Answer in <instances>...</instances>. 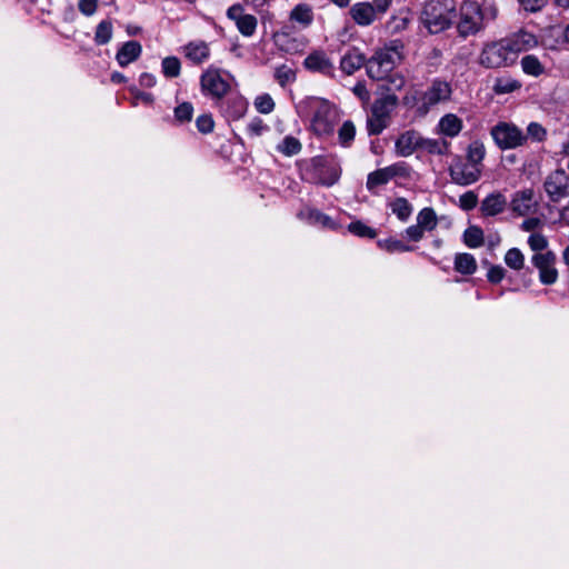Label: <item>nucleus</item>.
I'll return each instance as SVG.
<instances>
[{
    "instance_id": "f257e3e1",
    "label": "nucleus",
    "mask_w": 569,
    "mask_h": 569,
    "mask_svg": "<svg viewBox=\"0 0 569 569\" xmlns=\"http://www.w3.org/2000/svg\"><path fill=\"white\" fill-rule=\"evenodd\" d=\"M499 9L493 1L486 0L481 4L477 1H463L459 8L457 32L466 39L485 30L498 18Z\"/></svg>"
},
{
    "instance_id": "f03ea898",
    "label": "nucleus",
    "mask_w": 569,
    "mask_h": 569,
    "mask_svg": "<svg viewBox=\"0 0 569 569\" xmlns=\"http://www.w3.org/2000/svg\"><path fill=\"white\" fill-rule=\"evenodd\" d=\"M299 173L302 181L332 187L341 177V166L333 156H316L298 162Z\"/></svg>"
},
{
    "instance_id": "7ed1b4c3",
    "label": "nucleus",
    "mask_w": 569,
    "mask_h": 569,
    "mask_svg": "<svg viewBox=\"0 0 569 569\" xmlns=\"http://www.w3.org/2000/svg\"><path fill=\"white\" fill-rule=\"evenodd\" d=\"M456 16L453 0H428L421 12V21L430 33L437 34L449 29Z\"/></svg>"
},
{
    "instance_id": "20e7f679",
    "label": "nucleus",
    "mask_w": 569,
    "mask_h": 569,
    "mask_svg": "<svg viewBox=\"0 0 569 569\" xmlns=\"http://www.w3.org/2000/svg\"><path fill=\"white\" fill-rule=\"evenodd\" d=\"M402 49L403 44L395 40L391 41L390 46L377 50L366 64L369 78L381 79L387 73L392 72L397 62L401 59Z\"/></svg>"
},
{
    "instance_id": "39448f33",
    "label": "nucleus",
    "mask_w": 569,
    "mask_h": 569,
    "mask_svg": "<svg viewBox=\"0 0 569 569\" xmlns=\"http://www.w3.org/2000/svg\"><path fill=\"white\" fill-rule=\"evenodd\" d=\"M399 104L397 94L377 96L371 104L370 116L367 118L369 136L380 134L389 124L391 114Z\"/></svg>"
},
{
    "instance_id": "423d86ee",
    "label": "nucleus",
    "mask_w": 569,
    "mask_h": 569,
    "mask_svg": "<svg viewBox=\"0 0 569 569\" xmlns=\"http://www.w3.org/2000/svg\"><path fill=\"white\" fill-rule=\"evenodd\" d=\"M516 62L503 38L483 43L478 57V63L486 69L508 68Z\"/></svg>"
},
{
    "instance_id": "0eeeda50",
    "label": "nucleus",
    "mask_w": 569,
    "mask_h": 569,
    "mask_svg": "<svg viewBox=\"0 0 569 569\" xmlns=\"http://www.w3.org/2000/svg\"><path fill=\"white\" fill-rule=\"evenodd\" d=\"M200 88L202 94L211 98L214 103L224 98L231 90L230 83L217 69H208L201 74Z\"/></svg>"
},
{
    "instance_id": "6e6552de",
    "label": "nucleus",
    "mask_w": 569,
    "mask_h": 569,
    "mask_svg": "<svg viewBox=\"0 0 569 569\" xmlns=\"http://www.w3.org/2000/svg\"><path fill=\"white\" fill-rule=\"evenodd\" d=\"M496 144L502 149H515L527 142L525 133L513 123L499 122L491 129Z\"/></svg>"
},
{
    "instance_id": "1a4fd4ad",
    "label": "nucleus",
    "mask_w": 569,
    "mask_h": 569,
    "mask_svg": "<svg viewBox=\"0 0 569 569\" xmlns=\"http://www.w3.org/2000/svg\"><path fill=\"white\" fill-rule=\"evenodd\" d=\"M543 189L552 202H558L569 197V176L565 169L550 172L543 182Z\"/></svg>"
},
{
    "instance_id": "9d476101",
    "label": "nucleus",
    "mask_w": 569,
    "mask_h": 569,
    "mask_svg": "<svg viewBox=\"0 0 569 569\" xmlns=\"http://www.w3.org/2000/svg\"><path fill=\"white\" fill-rule=\"evenodd\" d=\"M452 94L451 84L440 78L432 80L430 87L421 96V109L428 111L431 107L450 100Z\"/></svg>"
},
{
    "instance_id": "9b49d317",
    "label": "nucleus",
    "mask_w": 569,
    "mask_h": 569,
    "mask_svg": "<svg viewBox=\"0 0 569 569\" xmlns=\"http://www.w3.org/2000/svg\"><path fill=\"white\" fill-rule=\"evenodd\" d=\"M336 117V109L327 101H322L316 109L311 120L313 132L317 136L331 134L335 130Z\"/></svg>"
},
{
    "instance_id": "f8f14e48",
    "label": "nucleus",
    "mask_w": 569,
    "mask_h": 569,
    "mask_svg": "<svg viewBox=\"0 0 569 569\" xmlns=\"http://www.w3.org/2000/svg\"><path fill=\"white\" fill-rule=\"evenodd\" d=\"M557 256L553 251L547 250L543 253H535L531 263L539 271V280L542 284H553L558 280V271L555 267Z\"/></svg>"
},
{
    "instance_id": "ddd939ff",
    "label": "nucleus",
    "mask_w": 569,
    "mask_h": 569,
    "mask_svg": "<svg viewBox=\"0 0 569 569\" xmlns=\"http://www.w3.org/2000/svg\"><path fill=\"white\" fill-rule=\"evenodd\" d=\"M482 170L458 158L449 167L451 181L459 186H470L481 178Z\"/></svg>"
},
{
    "instance_id": "4468645a",
    "label": "nucleus",
    "mask_w": 569,
    "mask_h": 569,
    "mask_svg": "<svg viewBox=\"0 0 569 569\" xmlns=\"http://www.w3.org/2000/svg\"><path fill=\"white\" fill-rule=\"evenodd\" d=\"M227 120H239L248 110V101L238 93L227 94L214 104Z\"/></svg>"
},
{
    "instance_id": "2eb2a0df",
    "label": "nucleus",
    "mask_w": 569,
    "mask_h": 569,
    "mask_svg": "<svg viewBox=\"0 0 569 569\" xmlns=\"http://www.w3.org/2000/svg\"><path fill=\"white\" fill-rule=\"evenodd\" d=\"M227 18L236 23L238 31L243 37H252L258 27V20L253 14L244 13V8L240 3H234L227 10Z\"/></svg>"
},
{
    "instance_id": "dca6fc26",
    "label": "nucleus",
    "mask_w": 569,
    "mask_h": 569,
    "mask_svg": "<svg viewBox=\"0 0 569 569\" xmlns=\"http://www.w3.org/2000/svg\"><path fill=\"white\" fill-rule=\"evenodd\" d=\"M303 67L310 71L326 77H335V66L323 50H313L303 60Z\"/></svg>"
},
{
    "instance_id": "f3484780",
    "label": "nucleus",
    "mask_w": 569,
    "mask_h": 569,
    "mask_svg": "<svg viewBox=\"0 0 569 569\" xmlns=\"http://www.w3.org/2000/svg\"><path fill=\"white\" fill-rule=\"evenodd\" d=\"M376 9L371 2H357L350 7L349 14L357 26L368 27L382 17Z\"/></svg>"
},
{
    "instance_id": "a211bd4d",
    "label": "nucleus",
    "mask_w": 569,
    "mask_h": 569,
    "mask_svg": "<svg viewBox=\"0 0 569 569\" xmlns=\"http://www.w3.org/2000/svg\"><path fill=\"white\" fill-rule=\"evenodd\" d=\"M503 39L510 48L511 53H513V58L516 60L518 59L519 53L528 51L538 44L537 37L523 29H520Z\"/></svg>"
},
{
    "instance_id": "6ab92c4d",
    "label": "nucleus",
    "mask_w": 569,
    "mask_h": 569,
    "mask_svg": "<svg viewBox=\"0 0 569 569\" xmlns=\"http://www.w3.org/2000/svg\"><path fill=\"white\" fill-rule=\"evenodd\" d=\"M535 192L531 188L516 191L510 200L509 207L513 214L526 217L537 207L535 201Z\"/></svg>"
},
{
    "instance_id": "aec40b11",
    "label": "nucleus",
    "mask_w": 569,
    "mask_h": 569,
    "mask_svg": "<svg viewBox=\"0 0 569 569\" xmlns=\"http://www.w3.org/2000/svg\"><path fill=\"white\" fill-rule=\"evenodd\" d=\"M508 206V200L500 191L489 193L480 203V212L483 217H495L502 213Z\"/></svg>"
},
{
    "instance_id": "412c9836",
    "label": "nucleus",
    "mask_w": 569,
    "mask_h": 569,
    "mask_svg": "<svg viewBox=\"0 0 569 569\" xmlns=\"http://www.w3.org/2000/svg\"><path fill=\"white\" fill-rule=\"evenodd\" d=\"M421 134L415 130L402 132L395 142L396 153L400 157H409L419 150Z\"/></svg>"
},
{
    "instance_id": "4be33fe9",
    "label": "nucleus",
    "mask_w": 569,
    "mask_h": 569,
    "mask_svg": "<svg viewBox=\"0 0 569 569\" xmlns=\"http://www.w3.org/2000/svg\"><path fill=\"white\" fill-rule=\"evenodd\" d=\"M376 80L378 81L376 89L377 96H386L387 93L396 94L397 91H400L406 84L405 77L399 72H389L383 78Z\"/></svg>"
},
{
    "instance_id": "5701e85b",
    "label": "nucleus",
    "mask_w": 569,
    "mask_h": 569,
    "mask_svg": "<svg viewBox=\"0 0 569 569\" xmlns=\"http://www.w3.org/2000/svg\"><path fill=\"white\" fill-rule=\"evenodd\" d=\"M313 20L315 14L312 7L306 2L296 4L289 13V21L297 23L301 29L309 28L313 23Z\"/></svg>"
},
{
    "instance_id": "b1692460",
    "label": "nucleus",
    "mask_w": 569,
    "mask_h": 569,
    "mask_svg": "<svg viewBox=\"0 0 569 569\" xmlns=\"http://www.w3.org/2000/svg\"><path fill=\"white\" fill-rule=\"evenodd\" d=\"M142 52L141 44L136 40L127 41L118 50L116 59L121 67H127L136 61Z\"/></svg>"
},
{
    "instance_id": "393cba45",
    "label": "nucleus",
    "mask_w": 569,
    "mask_h": 569,
    "mask_svg": "<svg viewBox=\"0 0 569 569\" xmlns=\"http://www.w3.org/2000/svg\"><path fill=\"white\" fill-rule=\"evenodd\" d=\"M366 56L357 49L348 51L340 61V69L346 74H352L367 64Z\"/></svg>"
},
{
    "instance_id": "a878e982",
    "label": "nucleus",
    "mask_w": 569,
    "mask_h": 569,
    "mask_svg": "<svg viewBox=\"0 0 569 569\" xmlns=\"http://www.w3.org/2000/svg\"><path fill=\"white\" fill-rule=\"evenodd\" d=\"M522 87V83L512 78L511 76H500L495 79L493 86H492V92L496 96L512 93L515 91L520 90Z\"/></svg>"
},
{
    "instance_id": "bb28decb",
    "label": "nucleus",
    "mask_w": 569,
    "mask_h": 569,
    "mask_svg": "<svg viewBox=\"0 0 569 569\" xmlns=\"http://www.w3.org/2000/svg\"><path fill=\"white\" fill-rule=\"evenodd\" d=\"M186 57L199 64L209 58L210 51L206 42H190L184 47Z\"/></svg>"
},
{
    "instance_id": "cd10ccee",
    "label": "nucleus",
    "mask_w": 569,
    "mask_h": 569,
    "mask_svg": "<svg viewBox=\"0 0 569 569\" xmlns=\"http://www.w3.org/2000/svg\"><path fill=\"white\" fill-rule=\"evenodd\" d=\"M440 131L447 137H456L462 129V121L456 114L448 113L439 121Z\"/></svg>"
},
{
    "instance_id": "c85d7f7f",
    "label": "nucleus",
    "mask_w": 569,
    "mask_h": 569,
    "mask_svg": "<svg viewBox=\"0 0 569 569\" xmlns=\"http://www.w3.org/2000/svg\"><path fill=\"white\" fill-rule=\"evenodd\" d=\"M450 143L445 139H429L420 137L419 149L425 150L430 154H446L448 153Z\"/></svg>"
},
{
    "instance_id": "c756f323",
    "label": "nucleus",
    "mask_w": 569,
    "mask_h": 569,
    "mask_svg": "<svg viewBox=\"0 0 569 569\" xmlns=\"http://www.w3.org/2000/svg\"><path fill=\"white\" fill-rule=\"evenodd\" d=\"M455 269L466 276L473 274L477 270V262L471 253H457L455 257Z\"/></svg>"
},
{
    "instance_id": "7c9ffc66",
    "label": "nucleus",
    "mask_w": 569,
    "mask_h": 569,
    "mask_svg": "<svg viewBox=\"0 0 569 569\" xmlns=\"http://www.w3.org/2000/svg\"><path fill=\"white\" fill-rule=\"evenodd\" d=\"M389 208L401 222H406L413 211L412 204L403 197H398L391 201Z\"/></svg>"
},
{
    "instance_id": "2f4dec72",
    "label": "nucleus",
    "mask_w": 569,
    "mask_h": 569,
    "mask_svg": "<svg viewBox=\"0 0 569 569\" xmlns=\"http://www.w3.org/2000/svg\"><path fill=\"white\" fill-rule=\"evenodd\" d=\"M485 156H486L485 144L479 140H475L468 146L466 162L471 163V164L482 169V160H483Z\"/></svg>"
},
{
    "instance_id": "473e14b6",
    "label": "nucleus",
    "mask_w": 569,
    "mask_h": 569,
    "mask_svg": "<svg viewBox=\"0 0 569 569\" xmlns=\"http://www.w3.org/2000/svg\"><path fill=\"white\" fill-rule=\"evenodd\" d=\"M520 63L522 71L528 76L539 77L545 73V66L533 54L522 57Z\"/></svg>"
},
{
    "instance_id": "72a5a7b5",
    "label": "nucleus",
    "mask_w": 569,
    "mask_h": 569,
    "mask_svg": "<svg viewBox=\"0 0 569 569\" xmlns=\"http://www.w3.org/2000/svg\"><path fill=\"white\" fill-rule=\"evenodd\" d=\"M390 172L385 168L370 172L367 177L366 187L370 192H373L376 188L387 184L390 179Z\"/></svg>"
},
{
    "instance_id": "f704fd0d",
    "label": "nucleus",
    "mask_w": 569,
    "mask_h": 569,
    "mask_svg": "<svg viewBox=\"0 0 569 569\" xmlns=\"http://www.w3.org/2000/svg\"><path fill=\"white\" fill-rule=\"evenodd\" d=\"M301 142L293 136H286L277 146V151L286 157L296 156L301 151Z\"/></svg>"
},
{
    "instance_id": "c9c22d12",
    "label": "nucleus",
    "mask_w": 569,
    "mask_h": 569,
    "mask_svg": "<svg viewBox=\"0 0 569 569\" xmlns=\"http://www.w3.org/2000/svg\"><path fill=\"white\" fill-rule=\"evenodd\" d=\"M463 242L469 248H479L485 242L483 230L478 226H470L463 232Z\"/></svg>"
},
{
    "instance_id": "e433bc0d",
    "label": "nucleus",
    "mask_w": 569,
    "mask_h": 569,
    "mask_svg": "<svg viewBox=\"0 0 569 569\" xmlns=\"http://www.w3.org/2000/svg\"><path fill=\"white\" fill-rule=\"evenodd\" d=\"M417 223L426 231H431L436 229L438 219L436 211L430 208L426 207L421 209L417 216Z\"/></svg>"
},
{
    "instance_id": "4c0bfd02",
    "label": "nucleus",
    "mask_w": 569,
    "mask_h": 569,
    "mask_svg": "<svg viewBox=\"0 0 569 569\" xmlns=\"http://www.w3.org/2000/svg\"><path fill=\"white\" fill-rule=\"evenodd\" d=\"M355 136H356L355 123L351 120H346L342 123V126L340 127V129L338 130L339 143L342 147L348 148L353 142Z\"/></svg>"
},
{
    "instance_id": "58836bf2",
    "label": "nucleus",
    "mask_w": 569,
    "mask_h": 569,
    "mask_svg": "<svg viewBox=\"0 0 569 569\" xmlns=\"http://www.w3.org/2000/svg\"><path fill=\"white\" fill-rule=\"evenodd\" d=\"M378 246L389 253L408 252L413 250V247L406 244L403 241L395 238L378 240Z\"/></svg>"
},
{
    "instance_id": "ea45409f",
    "label": "nucleus",
    "mask_w": 569,
    "mask_h": 569,
    "mask_svg": "<svg viewBox=\"0 0 569 569\" xmlns=\"http://www.w3.org/2000/svg\"><path fill=\"white\" fill-rule=\"evenodd\" d=\"M308 219L310 223L321 226L326 229L335 230L338 227L331 217L317 209L310 210Z\"/></svg>"
},
{
    "instance_id": "a19ab883",
    "label": "nucleus",
    "mask_w": 569,
    "mask_h": 569,
    "mask_svg": "<svg viewBox=\"0 0 569 569\" xmlns=\"http://www.w3.org/2000/svg\"><path fill=\"white\" fill-rule=\"evenodd\" d=\"M112 38V23L109 20H102L96 28L94 42L98 46L107 44Z\"/></svg>"
},
{
    "instance_id": "79ce46f5",
    "label": "nucleus",
    "mask_w": 569,
    "mask_h": 569,
    "mask_svg": "<svg viewBox=\"0 0 569 569\" xmlns=\"http://www.w3.org/2000/svg\"><path fill=\"white\" fill-rule=\"evenodd\" d=\"M174 120L179 124L189 123L193 116V106L191 102H182L173 110Z\"/></svg>"
},
{
    "instance_id": "37998d69",
    "label": "nucleus",
    "mask_w": 569,
    "mask_h": 569,
    "mask_svg": "<svg viewBox=\"0 0 569 569\" xmlns=\"http://www.w3.org/2000/svg\"><path fill=\"white\" fill-rule=\"evenodd\" d=\"M162 73L167 78H177L181 71V63L177 57H166L161 62Z\"/></svg>"
},
{
    "instance_id": "c03bdc74",
    "label": "nucleus",
    "mask_w": 569,
    "mask_h": 569,
    "mask_svg": "<svg viewBox=\"0 0 569 569\" xmlns=\"http://www.w3.org/2000/svg\"><path fill=\"white\" fill-rule=\"evenodd\" d=\"M505 262L509 268L519 271L525 266V256L518 248H511L505 254Z\"/></svg>"
},
{
    "instance_id": "a18cd8bd",
    "label": "nucleus",
    "mask_w": 569,
    "mask_h": 569,
    "mask_svg": "<svg viewBox=\"0 0 569 569\" xmlns=\"http://www.w3.org/2000/svg\"><path fill=\"white\" fill-rule=\"evenodd\" d=\"M348 231L360 238L373 239L377 237V231L360 220L349 223Z\"/></svg>"
},
{
    "instance_id": "49530a36",
    "label": "nucleus",
    "mask_w": 569,
    "mask_h": 569,
    "mask_svg": "<svg viewBox=\"0 0 569 569\" xmlns=\"http://www.w3.org/2000/svg\"><path fill=\"white\" fill-rule=\"evenodd\" d=\"M528 244L536 253H543L548 248V239L539 232L531 233L528 238Z\"/></svg>"
},
{
    "instance_id": "de8ad7c7",
    "label": "nucleus",
    "mask_w": 569,
    "mask_h": 569,
    "mask_svg": "<svg viewBox=\"0 0 569 569\" xmlns=\"http://www.w3.org/2000/svg\"><path fill=\"white\" fill-rule=\"evenodd\" d=\"M197 130L202 134H209L214 129V120L211 113H202L196 119Z\"/></svg>"
},
{
    "instance_id": "09e8293b",
    "label": "nucleus",
    "mask_w": 569,
    "mask_h": 569,
    "mask_svg": "<svg viewBox=\"0 0 569 569\" xmlns=\"http://www.w3.org/2000/svg\"><path fill=\"white\" fill-rule=\"evenodd\" d=\"M274 78L281 87H286L296 80V73L291 68L282 64L276 69Z\"/></svg>"
},
{
    "instance_id": "8fccbe9b",
    "label": "nucleus",
    "mask_w": 569,
    "mask_h": 569,
    "mask_svg": "<svg viewBox=\"0 0 569 569\" xmlns=\"http://www.w3.org/2000/svg\"><path fill=\"white\" fill-rule=\"evenodd\" d=\"M274 106L273 99L268 93L260 94L254 99V107L260 113H271L274 110Z\"/></svg>"
},
{
    "instance_id": "3c124183",
    "label": "nucleus",
    "mask_w": 569,
    "mask_h": 569,
    "mask_svg": "<svg viewBox=\"0 0 569 569\" xmlns=\"http://www.w3.org/2000/svg\"><path fill=\"white\" fill-rule=\"evenodd\" d=\"M525 137H527V140L530 139L536 142H542L547 138V130L538 122H530Z\"/></svg>"
},
{
    "instance_id": "603ef678",
    "label": "nucleus",
    "mask_w": 569,
    "mask_h": 569,
    "mask_svg": "<svg viewBox=\"0 0 569 569\" xmlns=\"http://www.w3.org/2000/svg\"><path fill=\"white\" fill-rule=\"evenodd\" d=\"M478 204V197L473 191H467L459 198V206L465 211L475 209Z\"/></svg>"
},
{
    "instance_id": "864d4df0",
    "label": "nucleus",
    "mask_w": 569,
    "mask_h": 569,
    "mask_svg": "<svg viewBox=\"0 0 569 569\" xmlns=\"http://www.w3.org/2000/svg\"><path fill=\"white\" fill-rule=\"evenodd\" d=\"M409 21L410 20L408 17H392L387 22V29L390 33L401 32L402 30L407 29Z\"/></svg>"
},
{
    "instance_id": "5fc2aeb1",
    "label": "nucleus",
    "mask_w": 569,
    "mask_h": 569,
    "mask_svg": "<svg viewBox=\"0 0 569 569\" xmlns=\"http://www.w3.org/2000/svg\"><path fill=\"white\" fill-rule=\"evenodd\" d=\"M268 126L263 122L262 119L256 117L253 118L248 127H247V131L249 133V136L251 137H259L262 134L263 131L268 130Z\"/></svg>"
},
{
    "instance_id": "6e6d98bb",
    "label": "nucleus",
    "mask_w": 569,
    "mask_h": 569,
    "mask_svg": "<svg viewBox=\"0 0 569 569\" xmlns=\"http://www.w3.org/2000/svg\"><path fill=\"white\" fill-rule=\"evenodd\" d=\"M99 0H79L78 8L79 11L87 17L92 16L98 8Z\"/></svg>"
},
{
    "instance_id": "4d7b16f0",
    "label": "nucleus",
    "mask_w": 569,
    "mask_h": 569,
    "mask_svg": "<svg viewBox=\"0 0 569 569\" xmlns=\"http://www.w3.org/2000/svg\"><path fill=\"white\" fill-rule=\"evenodd\" d=\"M423 236L425 230L418 223L412 224L405 230V237L410 241L418 242L423 238Z\"/></svg>"
},
{
    "instance_id": "13d9d810",
    "label": "nucleus",
    "mask_w": 569,
    "mask_h": 569,
    "mask_svg": "<svg viewBox=\"0 0 569 569\" xmlns=\"http://www.w3.org/2000/svg\"><path fill=\"white\" fill-rule=\"evenodd\" d=\"M506 270L501 266H491L487 278L491 283H499L505 278Z\"/></svg>"
},
{
    "instance_id": "bf43d9fd",
    "label": "nucleus",
    "mask_w": 569,
    "mask_h": 569,
    "mask_svg": "<svg viewBox=\"0 0 569 569\" xmlns=\"http://www.w3.org/2000/svg\"><path fill=\"white\" fill-rule=\"evenodd\" d=\"M442 51L438 48H432L426 56L427 63L431 67H438L441 62Z\"/></svg>"
},
{
    "instance_id": "052dcab7",
    "label": "nucleus",
    "mask_w": 569,
    "mask_h": 569,
    "mask_svg": "<svg viewBox=\"0 0 569 569\" xmlns=\"http://www.w3.org/2000/svg\"><path fill=\"white\" fill-rule=\"evenodd\" d=\"M521 6L527 11H538L540 10L547 2V0H519Z\"/></svg>"
},
{
    "instance_id": "680f3d73",
    "label": "nucleus",
    "mask_w": 569,
    "mask_h": 569,
    "mask_svg": "<svg viewBox=\"0 0 569 569\" xmlns=\"http://www.w3.org/2000/svg\"><path fill=\"white\" fill-rule=\"evenodd\" d=\"M352 91L362 102L367 103L370 100V92L363 83L358 82Z\"/></svg>"
},
{
    "instance_id": "e2e57ef3",
    "label": "nucleus",
    "mask_w": 569,
    "mask_h": 569,
    "mask_svg": "<svg viewBox=\"0 0 569 569\" xmlns=\"http://www.w3.org/2000/svg\"><path fill=\"white\" fill-rule=\"evenodd\" d=\"M542 226V221L539 218L532 217L522 221L521 229L523 231H533Z\"/></svg>"
},
{
    "instance_id": "0e129e2a",
    "label": "nucleus",
    "mask_w": 569,
    "mask_h": 569,
    "mask_svg": "<svg viewBox=\"0 0 569 569\" xmlns=\"http://www.w3.org/2000/svg\"><path fill=\"white\" fill-rule=\"evenodd\" d=\"M386 170L390 173V179H393L395 177H402L406 174V166L403 163H395L391 166L386 167Z\"/></svg>"
},
{
    "instance_id": "69168bd1",
    "label": "nucleus",
    "mask_w": 569,
    "mask_h": 569,
    "mask_svg": "<svg viewBox=\"0 0 569 569\" xmlns=\"http://www.w3.org/2000/svg\"><path fill=\"white\" fill-rule=\"evenodd\" d=\"M139 83L144 88H151L156 84V77L151 73L143 72L139 78Z\"/></svg>"
},
{
    "instance_id": "338daca9",
    "label": "nucleus",
    "mask_w": 569,
    "mask_h": 569,
    "mask_svg": "<svg viewBox=\"0 0 569 569\" xmlns=\"http://www.w3.org/2000/svg\"><path fill=\"white\" fill-rule=\"evenodd\" d=\"M392 0H373V6L377 8V11H380L382 16L387 12L391 4Z\"/></svg>"
},
{
    "instance_id": "774afa93",
    "label": "nucleus",
    "mask_w": 569,
    "mask_h": 569,
    "mask_svg": "<svg viewBox=\"0 0 569 569\" xmlns=\"http://www.w3.org/2000/svg\"><path fill=\"white\" fill-rule=\"evenodd\" d=\"M111 81L113 83H123L127 81V78L122 73L116 71L111 74Z\"/></svg>"
}]
</instances>
